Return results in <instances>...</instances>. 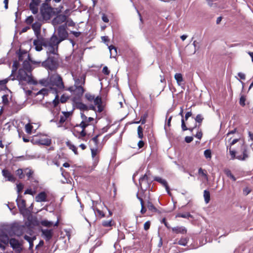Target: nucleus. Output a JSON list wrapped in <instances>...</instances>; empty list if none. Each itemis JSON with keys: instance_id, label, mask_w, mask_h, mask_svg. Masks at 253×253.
Returning a JSON list of instances; mask_svg holds the SVG:
<instances>
[{"instance_id": "24", "label": "nucleus", "mask_w": 253, "mask_h": 253, "mask_svg": "<svg viewBox=\"0 0 253 253\" xmlns=\"http://www.w3.org/2000/svg\"><path fill=\"white\" fill-rule=\"evenodd\" d=\"M20 213L23 216V217L27 218L31 216L32 214L31 211H30V210L27 209L26 207L19 210Z\"/></svg>"}, {"instance_id": "3", "label": "nucleus", "mask_w": 253, "mask_h": 253, "mask_svg": "<svg viewBox=\"0 0 253 253\" xmlns=\"http://www.w3.org/2000/svg\"><path fill=\"white\" fill-rule=\"evenodd\" d=\"M16 79L19 81V84L22 86L25 85V84L23 83V81L26 82L30 84L37 85L38 84V81L33 78L31 74L28 75L27 72H26L22 68L18 70L16 78L13 77L11 80L14 81Z\"/></svg>"}, {"instance_id": "62", "label": "nucleus", "mask_w": 253, "mask_h": 253, "mask_svg": "<svg viewBox=\"0 0 253 253\" xmlns=\"http://www.w3.org/2000/svg\"><path fill=\"white\" fill-rule=\"evenodd\" d=\"M187 243V239L186 238H181L178 241V244L185 246L186 245Z\"/></svg>"}, {"instance_id": "23", "label": "nucleus", "mask_w": 253, "mask_h": 253, "mask_svg": "<svg viewBox=\"0 0 253 253\" xmlns=\"http://www.w3.org/2000/svg\"><path fill=\"white\" fill-rule=\"evenodd\" d=\"M33 44L35 46V50L37 51H41L42 49V41L40 39H35L33 42Z\"/></svg>"}, {"instance_id": "44", "label": "nucleus", "mask_w": 253, "mask_h": 253, "mask_svg": "<svg viewBox=\"0 0 253 253\" xmlns=\"http://www.w3.org/2000/svg\"><path fill=\"white\" fill-rule=\"evenodd\" d=\"M59 102H60V101H59V97L58 94H57L56 95H55V98L52 101L51 103L53 104V107L55 108L59 104ZM49 104H51V103L50 102Z\"/></svg>"}, {"instance_id": "2", "label": "nucleus", "mask_w": 253, "mask_h": 253, "mask_svg": "<svg viewBox=\"0 0 253 253\" xmlns=\"http://www.w3.org/2000/svg\"><path fill=\"white\" fill-rule=\"evenodd\" d=\"M55 46H50L46 51L47 58L42 62V66L46 69L51 71L56 70L58 66V58L59 55L57 53L58 46L55 48Z\"/></svg>"}, {"instance_id": "56", "label": "nucleus", "mask_w": 253, "mask_h": 253, "mask_svg": "<svg viewBox=\"0 0 253 253\" xmlns=\"http://www.w3.org/2000/svg\"><path fill=\"white\" fill-rule=\"evenodd\" d=\"M100 136V134H97L94 137L92 138L91 140L93 141L95 143V147H98V138Z\"/></svg>"}, {"instance_id": "19", "label": "nucleus", "mask_w": 253, "mask_h": 253, "mask_svg": "<svg viewBox=\"0 0 253 253\" xmlns=\"http://www.w3.org/2000/svg\"><path fill=\"white\" fill-rule=\"evenodd\" d=\"M241 150L242 151L243 156L241 155H238L237 156L236 159L240 161H245L249 157L247 146H244L242 147Z\"/></svg>"}, {"instance_id": "16", "label": "nucleus", "mask_w": 253, "mask_h": 253, "mask_svg": "<svg viewBox=\"0 0 253 253\" xmlns=\"http://www.w3.org/2000/svg\"><path fill=\"white\" fill-rule=\"evenodd\" d=\"M172 232L175 234H185L187 233L186 228L182 226H176L172 227L171 228Z\"/></svg>"}, {"instance_id": "14", "label": "nucleus", "mask_w": 253, "mask_h": 253, "mask_svg": "<svg viewBox=\"0 0 253 253\" xmlns=\"http://www.w3.org/2000/svg\"><path fill=\"white\" fill-rule=\"evenodd\" d=\"M77 100L76 97H73L72 100L76 104V107L77 109H80L81 111H87L88 110V106L80 101H76Z\"/></svg>"}, {"instance_id": "18", "label": "nucleus", "mask_w": 253, "mask_h": 253, "mask_svg": "<svg viewBox=\"0 0 253 253\" xmlns=\"http://www.w3.org/2000/svg\"><path fill=\"white\" fill-rule=\"evenodd\" d=\"M2 175L6 178L7 180L11 182H14L15 178L14 176L6 169H3L2 170Z\"/></svg>"}, {"instance_id": "34", "label": "nucleus", "mask_w": 253, "mask_h": 253, "mask_svg": "<svg viewBox=\"0 0 253 253\" xmlns=\"http://www.w3.org/2000/svg\"><path fill=\"white\" fill-rule=\"evenodd\" d=\"M40 145L49 146L51 144V139L49 138L39 139Z\"/></svg>"}, {"instance_id": "48", "label": "nucleus", "mask_w": 253, "mask_h": 253, "mask_svg": "<svg viewBox=\"0 0 253 253\" xmlns=\"http://www.w3.org/2000/svg\"><path fill=\"white\" fill-rule=\"evenodd\" d=\"M41 40L42 41V46H43L45 47L47 46L49 47L50 46L49 41L48 40H45V39L42 37H41Z\"/></svg>"}, {"instance_id": "6", "label": "nucleus", "mask_w": 253, "mask_h": 253, "mask_svg": "<svg viewBox=\"0 0 253 253\" xmlns=\"http://www.w3.org/2000/svg\"><path fill=\"white\" fill-rule=\"evenodd\" d=\"M42 18L43 20L47 21L49 20L52 15L61 13V9L55 12L54 8L52 7H48L47 8L40 9Z\"/></svg>"}, {"instance_id": "53", "label": "nucleus", "mask_w": 253, "mask_h": 253, "mask_svg": "<svg viewBox=\"0 0 253 253\" xmlns=\"http://www.w3.org/2000/svg\"><path fill=\"white\" fill-rule=\"evenodd\" d=\"M110 127V126L109 125H107L106 126L99 130V132L98 134H100V136H101L103 133L107 132Z\"/></svg>"}, {"instance_id": "37", "label": "nucleus", "mask_w": 253, "mask_h": 253, "mask_svg": "<svg viewBox=\"0 0 253 253\" xmlns=\"http://www.w3.org/2000/svg\"><path fill=\"white\" fill-rule=\"evenodd\" d=\"M204 197L205 202L206 204L209 203L210 201V192L207 190H205L204 191Z\"/></svg>"}, {"instance_id": "50", "label": "nucleus", "mask_w": 253, "mask_h": 253, "mask_svg": "<svg viewBox=\"0 0 253 253\" xmlns=\"http://www.w3.org/2000/svg\"><path fill=\"white\" fill-rule=\"evenodd\" d=\"M152 182V181H149L148 180H147L146 181V187L145 188H143L142 186V183L141 184V186H140V189L141 190L143 191V192H145L146 191L148 188H150V185L151 184V183Z\"/></svg>"}, {"instance_id": "49", "label": "nucleus", "mask_w": 253, "mask_h": 253, "mask_svg": "<svg viewBox=\"0 0 253 253\" xmlns=\"http://www.w3.org/2000/svg\"><path fill=\"white\" fill-rule=\"evenodd\" d=\"M112 220H104L102 222V225L104 227H111L112 226Z\"/></svg>"}, {"instance_id": "4", "label": "nucleus", "mask_w": 253, "mask_h": 253, "mask_svg": "<svg viewBox=\"0 0 253 253\" xmlns=\"http://www.w3.org/2000/svg\"><path fill=\"white\" fill-rule=\"evenodd\" d=\"M10 244V247L15 251V253H21L22 250V245L20 242L15 238H11L9 239L8 237V242L7 243H0V248L2 250H5L6 246H8Z\"/></svg>"}, {"instance_id": "42", "label": "nucleus", "mask_w": 253, "mask_h": 253, "mask_svg": "<svg viewBox=\"0 0 253 253\" xmlns=\"http://www.w3.org/2000/svg\"><path fill=\"white\" fill-rule=\"evenodd\" d=\"M94 105H98L102 104L103 103L101 97L99 95L97 96L96 97H94L93 100Z\"/></svg>"}, {"instance_id": "7", "label": "nucleus", "mask_w": 253, "mask_h": 253, "mask_svg": "<svg viewBox=\"0 0 253 253\" xmlns=\"http://www.w3.org/2000/svg\"><path fill=\"white\" fill-rule=\"evenodd\" d=\"M50 85H55L59 89H64L65 87L62 78L58 74L52 75L50 77Z\"/></svg>"}, {"instance_id": "5", "label": "nucleus", "mask_w": 253, "mask_h": 253, "mask_svg": "<svg viewBox=\"0 0 253 253\" xmlns=\"http://www.w3.org/2000/svg\"><path fill=\"white\" fill-rule=\"evenodd\" d=\"M26 218L27 221L25 222L24 225L25 226V228H27L28 229V231L27 232L31 235V232H33L32 229L34 228L35 226H38L39 225V222L36 216H33V215L27 217Z\"/></svg>"}, {"instance_id": "43", "label": "nucleus", "mask_w": 253, "mask_h": 253, "mask_svg": "<svg viewBox=\"0 0 253 253\" xmlns=\"http://www.w3.org/2000/svg\"><path fill=\"white\" fill-rule=\"evenodd\" d=\"M38 6H35L31 4H29V8L33 14H36L38 12Z\"/></svg>"}, {"instance_id": "57", "label": "nucleus", "mask_w": 253, "mask_h": 253, "mask_svg": "<svg viewBox=\"0 0 253 253\" xmlns=\"http://www.w3.org/2000/svg\"><path fill=\"white\" fill-rule=\"evenodd\" d=\"M7 94H4L2 96V102L4 105H7L9 103Z\"/></svg>"}, {"instance_id": "28", "label": "nucleus", "mask_w": 253, "mask_h": 253, "mask_svg": "<svg viewBox=\"0 0 253 253\" xmlns=\"http://www.w3.org/2000/svg\"><path fill=\"white\" fill-rule=\"evenodd\" d=\"M27 53V51L26 50H22L19 49L18 50L16 51V54L18 55V61H22L23 60V55Z\"/></svg>"}, {"instance_id": "64", "label": "nucleus", "mask_w": 253, "mask_h": 253, "mask_svg": "<svg viewBox=\"0 0 253 253\" xmlns=\"http://www.w3.org/2000/svg\"><path fill=\"white\" fill-rule=\"evenodd\" d=\"M65 22L69 27H73L75 25V23L71 18L67 19Z\"/></svg>"}, {"instance_id": "63", "label": "nucleus", "mask_w": 253, "mask_h": 253, "mask_svg": "<svg viewBox=\"0 0 253 253\" xmlns=\"http://www.w3.org/2000/svg\"><path fill=\"white\" fill-rule=\"evenodd\" d=\"M47 89L45 88H43L40 90L37 93L36 95H38L39 94H43V95H45V94H47Z\"/></svg>"}, {"instance_id": "51", "label": "nucleus", "mask_w": 253, "mask_h": 253, "mask_svg": "<svg viewBox=\"0 0 253 253\" xmlns=\"http://www.w3.org/2000/svg\"><path fill=\"white\" fill-rule=\"evenodd\" d=\"M16 174L19 176L20 179H22L24 177L23 170L21 169H19L16 171Z\"/></svg>"}, {"instance_id": "29", "label": "nucleus", "mask_w": 253, "mask_h": 253, "mask_svg": "<svg viewBox=\"0 0 253 253\" xmlns=\"http://www.w3.org/2000/svg\"><path fill=\"white\" fill-rule=\"evenodd\" d=\"M174 79L177 82V84L179 85H181L182 84V82H183V77L181 74L180 73H176L174 75Z\"/></svg>"}, {"instance_id": "17", "label": "nucleus", "mask_w": 253, "mask_h": 253, "mask_svg": "<svg viewBox=\"0 0 253 253\" xmlns=\"http://www.w3.org/2000/svg\"><path fill=\"white\" fill-rule=\"evenodd\" d=\"M47 195L45 192L42 191L40 192L35 197V201L37 202H42L47 201Z\"/></svg>"}, {"instance_id": "25", "label": "nucleus", "mask_w": 253, "mask_h": 253, "mask_svg": "<svg viewBox=\"0 0 253 253\" xmlns=\"http://www.w3.org/2000/svg\"><path fill=\"white\" fill-rule=\"evenodd\" d=\"M246 251L249 253L250 252V251L246 247V245H242L235 249L234 251V253H241L242 252Z\"/></svg>"}, {"instance_id": "9", "label": "nucleus", "mask_w": 253, "mask_h": 253, "mask_svg": "<svg viewBox=\"0 0 253 253\" xmlns=\"http://www.w3.org/2000/svg\"><path fill=\"white\" fill-rule=\"evenodd\" d=\"M57 37L58 38V42H62V41L67 39L69 34L66 30H62L61 28H57Z\"/></svg>"}, {"instance_id": "11", "label": "nucleus", "mask_w": 253, "mask_h": 253, "mask_svg": "<svg viewBox=\"0 0 253 253\" xmlns=\"http://www.w3.org/2000/svg\"><path fill=\"white\" fill-rule=\"evenodd\" d=\"M154 180L156 181L159 183H161L164 187H165L167 193L170 196L171 195V193L170 192L169 186L166 180L163 179L159 176H155L154 177Z\"/></svg>"}, {"instance_id": "36", "label": "nucleus", "mask_w": 253, "mask_h": 253, "mask_svg": "<svg viewBox=\"0 0 253 253\" xmlns=\"http://www.w3.org/2000/svg\"><path fill=\"white\" fill-rule=\"evenodd\" d=\"M176 217H182L184 218H193V216L189 212L186 213H178L176 215Z\"/></svg>"}, {"instance_id": "40", "label": "nucleus", "mask_w": 253, "mask_h": 253, "mask_svg": "<svg viewBox=\"0 0 253 253\" xmlns=\"http://www.w3.org/2000/svg\"><path fill=\"white\" fill-rule=\"evenodd\" d=\"M41 26L42 24L39 23L38 22H35V23L32 24L31 27L33 31H36L37 30H41Z\"/></svg>"}, {"instance_id": "60", "label": "nucleus", "mask_w": 253, "mask_h": 253, "mask_svg": "<svg viewBox=\"0 0 253 253\" xmlns=\"http://www.w3.org/2000/svg\"><path fill=\"white\" fill-rule=\"evenodd\" d=\"M17 192L18 193V195L20 194V193L22 192L23 188L24 185L22 183H19L17 184Z\"/></svg>"}, {"instance_id": "32", "label": "nucleus", "mask_w": 253, "mask_h": 253, "mask_svg": "<svg viewBox=\"0 0 253 253\" xmlns=\"http://www.w3.org/2000/svg\"><path fill=\"white\" fill-rule=\"evenodd\" d=\"M66 145L70 149H71L74 153L75 154L78 155V152L77 148L73 144H72L70 141L66 142Z\"/></svg>"}, {"instance_id": "39", "label": "nucleus", "mask_w": 253, "mask_h": 253, "mask_svg": "<svg viewBox=\"0 0 253 253\" xmlns=\"http://www.w3.org/2000/svg\"><path fill=\"white\" fill-rule=\"evenodd\" d=\"M77 132H78L80 134L79 136H78L77 134H76L75 132H73V134L75 137H77L78 139H81L82 137L85 136L87 134L85 130L83 129H82L81 132L77 131Z\"/></svg>"}, {"instance_id": "33", "label": "nucleus", "mask_w": 253, "mask_h": 253, "mask_svg": "<svg viewBox=\"0 0 253 253\" xmlns=\"http://www.w3.org/2000/svg\"><path fill=\"white\" fill-rule=\"evenodd\" d=\"M224 172L226 175L230 178L233 181H235L236 180V178L234 176L233 174L231 173V171L229 169H225Z\"/></svg>"}, {"instance_id": "55", "label": "nucleus", "mask_w": 253, "mask_h": 253, "mask_svg": "<svg viewBox=\"0 0 253 253\" xmlns=\"http://www.w3.org/2000/svg\"><path fill=\"white\" fill-rule=\"evenodd\" d=\"M34 21V17L32 15H30L27 17L25 20V23L28 25L31 24Z\"/></svg>"}, {"instance_id": "46", "label": "nucleus", "mask_w": 253, "mask_h": 253, "mask_svg": "<svg viewBox=\"0 0 253 253\" xmlns=\"http://www.w3.org/2000/svg\"><path fill=\"white\" fill-rule=\"evenodd\" d=\"M204 156L207 158L211 159V151L210 149H206L204 152Z\"/></svg>"}, {"instance_id": "22", "label": "nucleus", "mask_w": 253, "mask_h": 253, "mask_svg": "<svg viewBox=\"0 0 253 253\" xmlns=\"http://www.w3.org/2000/svg\"><path fill=\"white\" fill-rule=\"evenodd\" d=\"M26 72L31 73L33 68L30 63L27 60H25L22 64V68Z\"/></svg>"}, {"instance_id": "58", "label": "nucleus", "mask_w": 253, "mask_h": 253, "mask_svg": "<svg viewBox=\"0 0 253 253\" xmlns=\"http://www.w3.org/2000/svg\"><path fill=\"white\" fill-rule=\"evenodd\" d=\"M24 238L25 240L27 241L29 243L30 242L34 241L36 239V237L35 236H34L32 237H31L27 235H24Z\"/></svg>"}, {"instance_id": "59", "label": "nucleus", "mask_w": 253, "mask_h": 253, "mask_svg": "<svg viewBox=\"0 0 253 253\" xmlns=\"http://www.w3.org/2000/svg\"><path fill=\"white\" fill-rule=\"evenodd\" d=\"M85 97L89 101H92L94 99V95L90 94L89 93H86L85 94Z\"/></svg>"}, {"instance_id": "47", "label": "nucleus", "mask_w": 253, "mask_h": 253, "mask_svg": "<svg viewBox=\"0 0 253 253\" xmlns=\"http://www.w3.org/2000/svg\"><path fill=\"white\" fill-rule=\"evenodd\" d=\"M246 100V96L244 95H241L239 100V104L241 106L244 107L245 106Z\"/></svg>"}, {"instance_id": "30", "label": "nucleus", "mask_w": 253, "mask_h": 253, "mask_svg": "<svg viewBox=\"0 0 253 253\" xmlns=\"http://www.w3.org/2000/svg\"><path fill=\"white\" fill-rule=\"evenodd\" d=\"M39 83L43 86L47 87L50 85V78L42 79L39 81Z\"/></svg>"}, {"instance_id": "31", "label": "nucleus", "mask_w": 253, "mask_h": 253, "mask_svg": "<svg viewBox=\"0 0 253 253\" xmlns=\"http://www.w3.org/2000/svg\"><path fill=\"white\" fill-rule=\"evenodd\" d=\"M151 173L149 170H148L147 173H146L145 174L142 175L141 177H140L139 179V185L141 186V184L144 180H148V175H150Z\"/></svg>"}, {"instance_id": "38", "label": "nucleus", "mask_w": 253, "mask_h": 253, "mask_svg": "<svg viewBox=\"0 0 253 253\" xmlns=\"http://www.w3.org/2000/svg\"><path fill=\"white\" fill-rule=\"evenodd\" d=\"M89 124L86 121H82L80 124H76L75 127H80L83 130H85V128L87 127Z\"/></svg>"}, {"instance_id": "21", "label": "nucleus", "mask_w": 253, "mask_h": 253, "mask_svg": "<svg viewBox=\"0 0 253 253\" xmlns=\"http://www.w3.org/2000/svg\"><path fill=\"white\" fill-rule=\"evenodd\" d=\"M75 87V89L77 90L76 94L77 99L81 100L85 90L82 85H77Z\"/></svg>"}, {"instance_id": "52", "label": "nucleus", "mask_w": 253, "mask_h": 253, "mask_svg": "<svg viewBox=\"0 0 253 253\" xmlns=\"http://www.w3.org/2000/svg\"><path fill=\"white\" fill-rule=\"evenodd\" d=\"M32 128H33V126L31 125H30L29 124H27L26 125L25 129H26V131L27 133L31 134Z\"/></svg>"}, {"instance_id": "45", "label": "nucleus", "mask_w": 253, "mask_h": 253, "mask_svg": "<svg viewBox=\"0 0 253 253\" xmlns=\"http://www.w3.org/2000/svg\"><path fill=\"white\" fill-rule=\"evenodd\" d=\"M143 127L141 126H139L137 127V134L138 137L140 139H142V138L143 137Z\"/></svg>"}, {"instance_id": "35", "label": "nucleus", "mask_w": 253, "mask_h": 253, "mask_svg": "<svg viewBox=\"0 0 253 253\" xmlns=\"http://www.w3.org/2000/svg\"><path fill=\"white\" fill-rule=\"evenodd\" d=\"M41 224L45 227H50L53 225V222L51 221H48L46 219L42 220L41 221Z\"/></svg>"}, {"instance_id": "26", "label": "nucleus", "mask_w": 253, "mask_h": 253, "mask_svg": "<svg viewBox=\"0 0 253 253\" xmlns=\"http://www.w3.org/2000/svg\"><path fill=\"white\" fill-rule=\"evenodd\" d=\"M147 207L148 209V210L152 212L154 211H157V209L150 201L149 197H148V199L147 200Z\"/></svg>"}, {"instance_id": "41", "label": "nucleus", "mask_w": 253, "mask_h": 253, "mask_svg": "<svg viewBox=\"0 0 253 253\" xmlns=\"http://www.w3.org/2000/svg\"><path fill=\"white\" fill-rule=\"evenodd\" d=\"M204 120V118L203 117L201 114H198L196 118H195V120L196 123H198L199 124L198 128H199L200 126H201L203 121Z\"/></svg>"}, {"instance_id": "54", "label": "nucleus", "mask_w": 253, "mask_h": 253, "mask_svg": "<svg viewBox=\"0 0 253 253\" xmlns=\"http://www.w3.org/2000/svg\"><path fill=\"white\" fill-rule=\"evenodd\" d=\"M148 116V113L145 112L141 117L140 121L141 124H144L146 123V119Z\"/></svg>"}, {"instance_id": "61", "label": "nucleus", "mask_w": 253, "mask_h": 253, "mask_svg": "<svg viewBox=\"0 0 253 253\" xmlns=\"http://www.w3.org/2000/svg\"><path fill=\"white\" fill-rule=\"evenodd\" d=\"M69 96H65L64 94H62L59 99V101L61 103H64L69 99Z\"/></svg>"}, {"instance_id": "1", "label": "nucleus", "mask_w": 253, "mask_h": 253, "mask_svg": "<svg viewBox=\"0 0 253 253\" xmlns=\"http://www.w3.org/2000/svg\"><path fill=\"white\" fill-rule=\"evenodd\" d=\"M25 226L18 222L6 225L0 228V243H7L8 237L21 236L25 230Z\"/></svg>"}, {"instance_id": "10", "label": "nucleus", "mask_w": 253, "mask_h": 253, "mask_svg": "<svg viewBox=\"0 0 253 253\" xmlns=\"http://www.w3.org/2000/svg\"><path fill=\"white\" fill-rule=\"evenodd\" d=\"M42 236L45 239L46 241H49L52 238L53 235V231L52 229H41Z\"/></svg>"}, {"instance_id": "20", "label": "nucleus", "mask_w": 253, "mask_h": 253, "mask_svg": "<svg viewBox=\"0 0 253 253\" xmlns=\"http://www.w3.org/2000/svg\"><path fill=\"white\" fill-rule=\"evenodd\" d=\"M55 31H56V30L55 29L53 35L50 38L49 42H50L51 46H58L59 44L61 42H58V38L57 36L56 35H55Z\"/></svg>"}, {"instance_id": "13", "label": "nucleus", "mask_w": 253, "mask_h": 253, "mask_svg": "<svg viewBox=\"0 0 253 253\" xmlns=\"http://www.w3.org/2000/svg\"><path fill=\"white\" fill-rule=\"evenodd\" d=\"M16 202L19 210L20 209H22L26 207V201L22 199V196L20 194L18 195Z\"/></svg>"}, {"instance_id": "12", "label": "nucleus", "mask_w": 253, "mask_h": 253, "mask_svg": "<svg viewBox=\"0 0 253 253\" xmlns=\"http://www.w3.org/2000/svg\"><path fill=\"white\" fill-rule=\"evenodd\" d=\"M73 79L75 82L74 86L77 85H82L85 84L86 75L84 74L80 78H75L73 75Z\"/></svg>"}, {"instance_id": "8", "label": "nucleus", "mask_w": 253, "mask_h": 253, "mask_svg": "<svg viewBox=\"0 0 253 253\" xmlns=\"http://www.w3.org/2000/svg\"><path fill=\"white\" fill-rule=\"evenodd\" d=\"M55 15H56V17H54L51 21L52 24L54 27L57 25L61 24L62 23L65 22L67 18V16H66L65 14L57 13Z\"/></svg>"}, {"instance_id": "15", "label": "nucleus", "mask_w": 253, "mask_h": 253, "mask_svg": "<svg viewBox=\"0 0 253 253\" xmlns=\"http://www.w3.org/2000/svg\"><path fill=\"white\" fill-rule=\"evenodd\" d=\"M181 129H182V130L183 131H186V130H189L190 132H193V130L197 128L198 129V130L199 129L198 128V126H197V123H195L194 126L193 127H188L187 126H186V123L185 122V121L184 120V119H182L181 120Z\"/></svg>"}, {"instance_id": "27", "label": "nucleus", "mask_w": 253, "mask_h": 253, "mask_svg": "<svg viewBox=\"0 0 253 253\" xmlns=\"http://www.w3.org/2000/svg\"><path fill=\"white\" fill-rule=\"evenodd\" d=\"M19 65H20V64H19V61L15 60L13 61V65H12V71H11V74L10 76H9V77L13 76V75L16 73Z\"/></svg>"}]
</instances>
